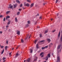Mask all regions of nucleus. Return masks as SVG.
I'll return each instance as SVG.
<instances>
[{"label":"nucleus","mask_w":62,"mask_h":62,"mask_svg":"<svg viewBox=\"0 0 62 62\" xmlns=\"http://www.w3.org/2000/svg\"><path fill=\"white\" fill-rule=\"evenodd\" d=\"M62 48L61 45L58 46L57 49V50H59V52H61V50L62 49Z\"/></svg>","instance_id":"nucleus-1"},{"label":"nucleus","mask_w":62,"mask_h":62,"mask_svg":"<svg viewBox=\"0 0 62 62\" xmlns=\"http://www.w3.org/2000/svg\"><path fill=\"white\" fill-rule=\"evenodd\" d=\"M24 6H27V7H28L30 6V4L28 3H26L24 2Z\"/></svg>","instance_id":"nucleus-2"},{"label":"nucleus","mask_w":62,"mask_h":62,"mask_svg":"<svg viewBox=\"0 0 62 62\" xmlns=\"http://www.w3.org/2000/svg\"><path fill=\"white\" fill-rule=\"evenodd\" d=\"M48 46H45V47H42L41 48V49H42V50H43V49H45V48H48Z\"/></svg>","instance_id":"nucleus-3"},{"label":"nucleus","mask_w":62,"mask_h":62,"mask_svg":"<svg viewBox=\"0 0 62 62\" xmlns=\"http://www.w3.org/2000/svg\"><path fill=\"white\" fill-rule=\"evenodd\" d=\"M30 58H28L27 60H26V61H27V62H30Z\"/></svg>","instance_id":"nucleus-4"},{"label":"nucleus","mask_w":62,"mask_h":62,"mask_svg":"<svg viewBox=\"0 0 62 62\" xmlns=\"http://www.w3.org/2000/svg\"><path fill=\"white\" fill-rule=\"evenodd\" d=\"M19 54L18 53H17L16 54V55L15 57H16H16H18V56H19Z\"/></svg>","instance_id":"nucleus-5"},{"label":"nucleus","mask_w":62,"mask_h":62,"mask_svg":"<svg viewBox=\"0 0 62 62\" xmlns=\"http://www.w3.org/2000/svg\"><path fill=\"white\" fill-rule=\"evenodd\" d=\"M34 4L33 3L31 4L30 6L31 8H32V7H33V6H34Z\"/></svg>","instance_id":"nucleus-6"},{"label":"nucleus","mask_w":62,"mask_h":62,"mask_svg":"<svg viewBox=\"0 0 62 62\" xmlns=\"http://www.w3.org/2000/svg\"><path fill=\"white\" fill-rule=\"evenodd\" d=\"M17 6V4H16L14 5V8H16V7Z\"/></svg>","instance_id":"nucleus-7"},{"label":"nucleus","mask_w":62,"mask_h":62,"mask_svg":"<svg viewBox=\"0 0 62 62\" xmlns=\"http://www.w3.org/2000/svg\"><path fill=\"white\" fill-rule=\"evenodd\" d=\"M15 20L16 23H17L18 22V19H17V17H16L15 18Z\"/></svg>","instance_id":"nucleus-8"},{"label":"nucleus","mask_w":62,"mask_h":62,"mask_svg":"<svg viewBox=\"0 0 62 62\" xmlns=\"http://www.w3.org/2000/svg\"><path fill=\"white\" fill-rule=\"evenodd\" d=\"M20 31H18L17 32V34L18 35H20Z\"/></svg>","instance_id":"nucleus-9"},{"label":"nucleus","mask_w":62,"mask_h":62,"mask_svg":"<svg viewBox=\"0 0 62 62\" xmlns=\"http://www.w3.org/2000/svg\"><path fill=\"white\" fill-rule=\"evenodd\" d=\"M47 40L48 42H49L50 41H51V40L49 39H47Z\"/></svg>","instance_id":"nucleus-10"},{"label":"nucleus","mask_w":62,"mask_h":62,"mask_svg":"<svg viewBox=\"0 0 62 62\" xmlns=\"http://www.w3.org/2000/svg\"><path fill=\"white\" fill-rule=\"evenodd\" d=\"M30 53H32V52H33V50L32 49L30 48Z\"/></svg>","instance_id":"nucleus-11"},{"label":"nucleus","mask_w":62,"mask_h":62,"mask_svg":"<svg viewBox=\"0 0 62 62\" xmlns=\"http://www.w3.org/2000/svg\"><path fill=\"white\" fill-rule=\"evenodd\" d=\"M53 43H51L49 45V47H51V46L53 45Z\"/></svg>","instance_id":"nucleus-12"},{"label":"nucleus","mask_w":62,"mask_h":62,"mask_svg":"<svg viewBox=\"0 0 62 62\" xmlns=\"http://www.w3.org/2000/svg\"><path fill=\"white\" fill-rule=\"evenodd\" d=\"M16 2H17L18 3H19V4L20 3V1H19V0H16Z\"/></svg>","instance_id":"nucleus-13"},{"label":"nucleus","mask_w":62,"mask_h":62,"mask_svg":"<svg viewBox=\"0 0 62 62\" xmlns=\"http://www.w3.org/2000/svg\"><path fill=\"white\" fill-rule=\"evenodd\" d=\"M10 12V11H7L6 12V14H9V13Z\"/></svg>","instance_id":"nucleus-14"},{"label":"nucleus","mask_w":62,"mask_h":62,"mask_svg":"<svg viewBox=\"0 0 62 62\" xmlns=\"http://www.w3.org/2000/svg\"><path fill=\"white\" fill-rule=\"evenodd\" d=\"M27 1L28 3H31V0H27Z\"/></svg>","instance_id":"nucleus-15"},{"label":"nucleus","mask_w":62,"mask_h":62,"mask_svg":"<svg viewBox=\"0 0 62 62\" xmlns=\"http://www.w3.org/2000/svg\"><path fill=\"white\" fill-rule=\"evenodd\" d=\"M4 49H3L2 51V52H1V54H3V53H4Z\"/></svg>","instance_id":"nucleus-16"},{"label":"nucleus","mask_w":62,"mask_h":62,"mask_svg":"<svg viewBox=\"0 0 62 62\" xmlns=\"http://www.w3.org/2000/svg\"><path fill=\"white\" fill-rule=\"evenodd\" d=\"M20 14V12L18 11V12L17 13V15H19Z\"/></svg>","instance_id":"nucleus-17"},{"label":"nucleus","mask_w":62,"mask_h":62,"mask_svg":"<svg viewBox=\"0 0 62 62\" xmlns=\"http://www.w3.org/2000/svg\"><path fill=\"white\" fill-rule=\"evenodd\" d=\"M46 60H47L48 59V56H46Z\"/></svg>","instance_id":"nucleus-18"},{"label":"nucleus","mask_w":62,"mask_h":62,"mask_svg":"<svg viewBox=\"0 0 62 62\" xmlns=\"http://www.w3.org/2000/svg\"><path fill=\"white\" fill-rule=\"evenodd\" d=\"M48 57H51V55H50V54H48Z\"/></svg>","instance_id":"nucleus-19"},{"label":"nucleus","mask_w":62,"mask_h":62,"mask_svg":"<svg viewBox=\"0 0 62 62\" xmlns=\"http://www.w3.org/2000/svg\"><path fill=\"white\" fill-rule=\"evenodd\" d=\"M9 18H10V16H7L6 17V19H7V18L9 19Z\"/></svg>","instance_id":"nucleus-20"},{"label":"nucleus","mask_w":62,"mask_h":62,"mask_svg":"<svg viewBox=\"0 0 62 62\" xmlns=\"http://www.w3.org/2000/svg\"><path fill=\"white\" fill-rule=\"evenodd\" d=\"M60 32L59 33L58 35V37H60Z\"/></svg>","instance_id":"nucleus-21"},{"label":"nucleus","mask_w":62,"mask_h":62,"mask_svg":"<svg viewBox=\"0 0 62 62\" xmlns=\"http://www.w3.org/2000/svg\"><path fill=\"white\" fill-rule=\"evenodd\" d=\"M13 7V6L12 5L11 6H10V7H9V8H12Z\"/></svg>","instance_id":"nucleus-22"},{"label":"nucleus","mask_w":62,"mask_h":62,"mask_svg":"<svg viewBox=\"0 0 62 62\" xmlns=\"http://www.w3.org/2000/svg\"><path fill=\"white\" fill-rule=\"evenodd\" d=\"M48 32V31L47 30H46L45 31V34H46L47 32Z\"/></svg>","instance_id":"nucleus-23"},{"label":"nucleus","mask_w":62,"mask_h":62,"mask_svg":"<svg viewBox=\"0 0 62 62\" xmlns=\"http://www.w3.org/2000/svg\"><path fill=\"white\" fill-rule=\"evenodd\" d=\"M7 46H6L5 47V50H6V51L7 50Z\"/></svg>","instance_id":"nucleus-24"},{"label":"nucleus","mask_w":62,"mask_h":62,"mask_svg":"<svg viewBox=\"0 0 62 62\" xmlns=\"http://www.w3.org/2000/svg\"><path fill=\"white\" fill-rule=\"evenodd\" d=\"M36 47L37 48H39V46H38V44H37Z\"/></svg>","instance_id":"nucleus-25"},{"label":"nucleus","mask_w":62,"mask_h":62,"mask_svg":"<svg viewBox=\"0 0 62 62\" xmlns=\"http://www.w3.org/2000/svg\"><path fill=\"white\" fill-rule=\"evenodd\" d=\"M6 59V58L5 57H3L2 58L3 60H5V59Z\"/></svg>","instance_id":"nucleus-26"},{"label":"nucleus","mask_w":62,"mask_h":62,"mask_svg":"<svg viewBox=\"0 0 62 62\" xmlns=\"http://www.w3.org/2000/svg\"><path fill=\"white\" fill-rule=\"evenodd\" d=\"M10 21H9L8 22V23L7 24L8 25H9V24H10Z\"/></svg>","instance_id":"nucleus-27"},{"label":"nucleus","mask_w":62,"mask_h":62,"mask_svg":"<svg viewBox=\"0 0 62 62\" xmlns=\"http://www.w3.org/2000/svg\"><path fill=\"white\" fill-rule=\"evenodd\" d=\"M37 40H35V41L34 43L35 44H36V43H37Z\"/></svg>","instance_id":"nucleus-28"},{"label":"nucleus","mask_w":62,"mask_h":62,"mask_svg":"<svg viewBox=\"0 0 62 62\" xmlns=\"http://www.w3.org/2000/svg\"><path fill=\"white\" fill-rule=\"evenodd\" d=\"M44 41H45V40H42V41H40V42H44Z\"/></svg>","instance_id":"nucleus-29"},{"label":"nucleus","mask_w":62,"mask_h":62,"mask_svg":"<svg viewBox=\"0 0 62 62\" xmlns=\"http://www.w3.org/2000/svg\"><path fill=\"white\" fill-rule=\"evenodd\" d=\"M28 26H29V25H28V24H27L26 25V27H28Z\"/></svg>","instance_id":"nucleus-30"},{"label":"nucleus","mask_w":62,"mask_h":62,"mask_svg":"<svg viewBox=\"0 0 62 62\" xmlns=\"http://www.w3.org/2000/svg\"><path fill=\"white\" fill-rule=\"evenodd\" d=\"M24 42V41H23V39H22L21 40V42L22 43H23Z\"/></svg>","instance_id":"nucleus-31"},{"label":"nucleus","mask_w":62,"mask_h":62,"mask_svg":"<svg viewBox=\"0 0 62 62\" xmlns=\"http://www.w3.org/2000/svg\"><path fill=\"white\" fill-rule=\"evenodd\" d=\"M0 47L1 48H3V47H4V46H1V45H0Z\"/></svg>","instance_id":"nucleus-32"},{"label":"nucleus","mask_w":62,"mask_h":62,"mask_svg":"<svg viewBox=\"0 0 62 62\" xmlns=\"http://www.w3.org/2000/svg\"><path fill=\"white\" fill-rule=\"evenodd\" d=\"M4 17V16L2 15H1L0 16V18H2V17Z\"/></svg>","instance_id":"nucleus-33"},{"label":"nucleus","mask_w":62,"mask_h":62,"mask_svg":"<svg viewBox=\"0 0 62 62\" xmlns=\"http://www.w3.org/2000/svg\"><path fill=\"white\" fill-rule=\"evenodd\" d=\"M27 22L29 24H30V21H28Z\"/></svg>","instance_id":"nucleus-34"},{"label":"nucleus","mask_w":62,"mask_h":62,"mask_svg":"<svg viewBox=\"0 0 62 62\" xmlns=\"http://www.w3.org/2000/svg\"><path fill=\"white\" fill-rule=\"evenodd\" d=\"M43 54V53L42 52L40 54V55H41Z\"/></svg>","instance_id":"nucleus-35"},{"label":"nucleus","mask_w":62,"mask_h":62,"mask_svg":"<svg viewBox=\"0 0 62 62\" xmlns=\"http://www.w3.org/2000/svg\"><path fill=\"white\" fill-rule=\"evenodd\" d=\"M23 6V4H21L20 5V7H22Z\"/></svg>","instance_id":"nucleus-36"},{"label":"nucleus","mask_w":62,"mask_h":62,"mask_svg":"<svg viewBox=\"0 0 62 62\" xmlns=\"http://www.w3.org/2000/svg\"><path fill=\"white\" fill-rule=\"evenodd\" d=\"M41 37H42V35H41V34H40V38H41Z\"/></svg>","instance_id":"nucleus-37"},{"label":"nucleus","mask_w":62,"mask_h":62,"mask_svg":"<svg viewBox=\"0 0 62 62\" xmlns=\"http://www.w3.org/2000/svg\"><path fill=\"white\" fill-rule=\"evenodd\" d=\"M12 54V52H10L9 53V55H11V54Z\"/></svg>","instance_id":"nucleus-38"},{"label":"nucleus","mask_w":62,"mask_h":62,"mask_svg":"<svg viewBox=\"0 0 62 62\" xmlns=\"http://www.w3.org/2000/svg\"><path fill=\"white\" fill-rule=\"evenodd\" d=\"M9 26L8 25H7L6 26V28H7V27H8Z\"/></svg>","instance_id":"nucleus-39"},{"label":"nucleus","mask_w":62,"mask_h":62,"mask_svg":"<svg viewBox=\"0 0 62 62\" xmlns=\"http://www.w3.org/2000/svg\"><path fill=\"white\" fill-rule=\"evenodd\" d=\"M59 1V0H56V3H57V2Z\"/></svg>","instance_id":"nucleus-40"},{"label":"nucleus","mask_w":62,"mask_h":62,"mask_svg":"<svg viewBox=\"0 0 62 62\" xmlns=\"http://www.w3.org/2000/svg\"><path fill=\"white\" fill-rule=\"evenodd\" d=\"M19 11H21L22 10V9H18Z\"/></svg>","instance_id":"nucleus-41"},{"label":"nucleus","mask_w":62,"mask_h":62,"mask_svg":"<svg viewBox=\"0 0 62 62\" xmlns=\"http://www.w3.org/2000/svg\"><path fill=\"white\" fill-rule=\"evenodd\" d=\"M61 40L62 41V36L61 38Z\"/></svg>","instance_id":"nucleus-42"},{"label":"nucleus","mask_w":62,"mask_h":62,"mask_svg":"<svg viewBox=\"0 0 62 62\" xmlns=\"http://www.w3.org/2000/svg\"><path fill=\"white\" fill-rule=\"evenodd\" d=\"M3 21L4 22H5V18H4L3 19Z\"/></svg>","instance_id":"nucleus-43"},{"label":"nucleus","mask_w":62,"mask_h":62,"mask_svg":"<svg viewBox=\"0 0 62 62\" xmlns=\"http://www.w3.org/2000/svg\"><path fill=\"white\" fill-rule=\"evenodd\" d=\"M39 19H42V17L40 16L39 17Z\"/></svg>","instance_id":"nucleus-44"},{"label":"nucleus","mask_w":62,"mask_h":62,"mask_svg":"<svg viewBox=\"0 0 62 62\" xmlns=\"http://www.w3.org/2000/svg\"><path fill=\"white\" fill-rule=\"evenodd\" d=\"M6 43H7V44H8V41H6Z\"/></svg>","instance_id":"nucleus-45"},{"label":"nucleus","mask_w":62,"mask_h":62,"mask_svg":"<svg viewBox=\"0 0 62 62\" xmlns=\"http://www.w3.org/2000/svg\"><path fill=\"white\" fill-rule=\"evenodd\" d=\"M26 61H26V60H24V62H26Z\"/></svg>","instance_id":"nucleus-46"},{"label":"nucleus","mask_w":62,"mask_h":62,"mask_svg":"<svg viewBox=\"0 0 62 62\" xmlns=\"http://www.w3.org/2000/svg\"><path fill=\"white\" fill-rule=\"evenodd\" d=\"M0 34H2V32L1 31H0Z\"/></svg>","instance_id":"nucleus-47"},{"label":"nucleus","mask_w":62,"mask_h":62,"mask_svg":"<svg viewBox=\"0 0 62 62\" xmlns=\"http://www.w3.org/2000/svg\"><path fill=\"white\" fill-rule=\"evenodd\" d=\"M46 4V3H44L43 4V5H45V4Z\"/></svg>","instance_id":"nucleus-48"},{"label":"nucleus","mask_w":62,"mask_h":62,"mask_svg":"<svg viewBox=\"0 0 62 62\" xmlns=\"http://www.w3.org/2000/svg\"><path fill=\"white\" fill-rule=\"evenodd\" d=\"M41 52V50H39L38 51V53H39V52Z\"/></svg>","instance_id":"nucleus-49"},{"label":"nucleus","mask_w":62,"mask_h":62,"mask_svg":"<svg viewBox=\"0 0 62 62\" xmlns=\"http://www.w3.org/2000/svg\"><path fill=\"white\" fill-rule=\"evenodd\" d=\"M11 4H9V6H11Z\"/></svg>","instance_id":"nucleus-50"},{"label":"nucleus","mask_w":62,"mask_h":62,"mask_svg":"<svg viewBox=\"0 0 62 62\" xmlns=\"http://www.w3.org/2000/svg\"><path fill=\"white\" fill-rule=\"evenodd\" d=\"M35 57H36V59H38V57H37L36 56Z\"/></svg>","instance_id":"nucleus-51"},{"label":"nucleus","mask_w":62,"mask_h":62,"mask_svg":"<svg viewBox=\"0 0 62 62\" xmlns=\"http://www.w3.org/2000/svg\"><path fill=\"white\" fill-rule=\"evenodd\" d=\"M39 16V14H38L37 15H36V16Z\"/></svg>","instance_id":"nucleus-52"},{"label":"nucleus","mask_w":62,"mask_h":62,"mask_svg":"<svg viewBox=\"0 0 62 62\" xmlns=\"http://www.w3.org/2000/svg\"><path fill=\"white\" fill-rule=\"evenodd\" d=\"M18 48H19V47L17 46V47L16 48V49H18Z\"/></svg>","instance_id":"nucleus-53"},{"label":"nucleus","mask_w":62,"mask_h":62,"mask_svg":"<svg viewBox=\"0 0 62 62\" xmlns=\"http://www.w3.org/2000/svg\"><path fill=\"white\" fill-rule=\"evenodd\" d=\"M6 60H4L3 61V62H6Z\"/></svg>","instance_id":"nucleus-54"},{"label":"nucleus","mask_w":62,"mask_h":62,"mask_svg":"<svg viewBox=\"0 0 62 62\" xmlns=\"http://www.w3.org/2000/svg\"><path fill=\"white\" fill-rule=\"evenodd\" d=\"M2 60V59H1L0 58V61H1V60Z\"/></svg>","instance_id":"nucleus-55"},{"label":"nucleus","mask_w":62,"mask_h":62,"mask_svg":"<svg viewBox=\"0 0 62 62\" xmlns=\"http://www.w3.org/2000/svg\"><path fill=\"white\" fill-rule=\"evenodd\" d=\"M27 37H28V36H29V34H28L27 35Z\"/></svg>","instance_id":"nucleus-56"},{"label":"nucleus","mask_w":62,"mask_h":62,"mask_svg":"<svg viewBox=\"0 0 62 62\" xmlns=\"http://www.w3.org/2000/svg\"><path fill=\"white\" fill-rule=\"evenodd\" d=\"M55 30L53 31V32H55Z\"/></svg>","instance_id":"nucleus-57"},{"label":"nucleus","mask_w":62,"mask_h":62,"mask_svg":"<svg viewBox=\"0 0 62 62\" xmlns=\"http://www.w3.org/2000/svg\"><path fill=\"white\" fill-rule=\"evenodd\" d=\"M12 50H14V48H12Z\"/></svg>","instance_id":"nucleus-58"},{"label":"nucleus","mask_w":62,"mask_h":62,"mask_svg":"<svg viewBox=\"0 0 62 62\" xmlns=\"http://www.w3.org/2000/svg\"><path fill=\"white\" fill-rule=\"evenodd\" d=\"M37 28H39V27H37Z\"/></svg>","instance_id":"nucleus-59"},{"label":"nucleus","mask_w":62,"mask_h":62,"mask_svg":"<svg viewBox=\"0 0 62 62\" xmlns=\"http://www.w3.org/2000/svg\"><path fill=\"white\" fill-rule=\"evenodd\" d=\"M43 55H42L41 56V57H43Z\"/></svg>","instance_id":"nucleus-60"},{"label":"nucleus","mask_w":62,"mask_h":62,"mask_svg":"<svg viewBox=\"0 0 62 62\" xmlns=\"http://www.w3.org/2000/svg\"><path fill=\"white\" fill-rule=\"evenodd\" d=\"M52 20H53V19H51V20L52 21Z\"/></svg>","instance_id":"nucleus-61"},{"label":"nucleus","mask_w":62,"mask_h":62,"mask_svg":"<svg viewBox=\"0 0 62 62\" xmlns=\"http://www.w3.org/2000/svg\"><path fill=\"white\" fill-rule=\"evenodd\" d=\"M30 36L29 37V39H30Z\"/></svg>","instance_id":"nucleus-62"},{"label":"nucleus","mask_w":62,"mask_h":62,"mask_svg":"<svg viewBox=\"0 0 62 62\" xmlns=\"http://www.w3.org/2000/svg\"><path fill=\"white\" fill-rule=\"evenodd\" d=\"M58 13L57 14V16H58Z\"/></svg>","instance_id":"nucleus-63"},{"label":"nucleus","mask_w":62,"mask_h":62,"mask_svg":"<svg viewBox=\"0 0 62 62\" xmlns=\"http://www.w3.org/2000/svg\"><path fill=\"white\" fill-rule=\"evenodd\" d=\"M46 62V61H44V62Z\"/></svg>","instance_id":"nucleus-64"}]
</instances>
